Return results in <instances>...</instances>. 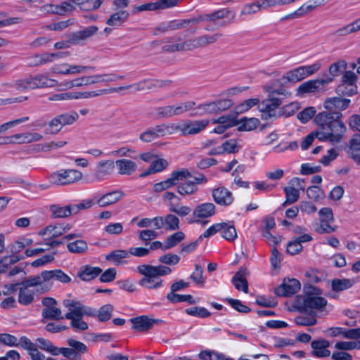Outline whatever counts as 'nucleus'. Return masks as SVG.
I'll return each instance as SVG.
<instances>
[{
    "label": "nucleus",
    "mask_w": 360,
    "mask_h": 360,
    "mask_svg": "<svg viewBox=\"0 0 360 360\" xmlns=\"http://www.w3.org/2000/svg\"><path fill=\"white\" fill-rule=\"evenodd\" d=\"M342 116L340 112H322L316 115L314 119L317 125L316 138L333 144L340 143L347 131Z\"/></svg>",
    "instance_id": "obj_1"
},
{
    "label": "nucleus",
    "mask_w": 360,
    "mask_h": 360,
    "mask_svg": "<svg viewBox=\"0 0 360 360\" xmlns=\"http://www.w3.org/2000/svg\"><path fill=\"white\" fill-rule=\"evenodd\" d=\"M263 89L267 93L268 97L258 105L259 110L262 112V118L264 120L276 118L280 115L278 108L282 104V98L276 96L287 98L291 95V93L283 87H278L274 84V82L264 86Z\"/></svg>",
    "instance_id": "obj_2"
},
{
    "label": "nucleus",
    "mask_w": 360,
    "mask_h": 360,
    "mask_svg": "<svg viewBox=\"0 0 360 360\" xmlns=\"http://www.w3.org/2000/svg\"><path fill=\"white\" fill-rule=\"evenodd\" d=\"M63 304L68 310L65 319L70 320V326L74 330L81 332L87 330L88 324L83 320V317L94 316L96 311L75 300L65 299L63 301Z\"/></svg>",
    "instance_id": "obj_3"
},
{
    "label": "nucleus",
    "mask_w": 360,
    "mask_h": 360,
    "mask_svg": "<svg viewBox=\"0 0 360 360\" xmlns=\"http://www.w3.org/2000/svg\"><path fill=\"white\" fill-rule=\"evenodd\" d=\"M137 271L143 276L139 281V285L148 290H157L162 288L163 280L160 277L172 272V269L167 266L149 264L138 266Z\"/></svg>",
    "instance_id": "obj_4"
},
{
    "label": "nucleus",
    "mask_w": 360,
    "mask_h": 360,
    "mask_svg": "<svg viewBox=\"0 0 360 360\" xmlns=\"http://www.w3.org/2000/svg\"><path fill=\"white\" fill-rule=\"evenodd\" d=\"M30 288H35L36 291L39 293H44L46 291H42L41 282L39 280L37 275L30 276L20 283L13 284L11 290H19L18 292V302L23 305H28L34 300V292Z\"/></svg>",
    "instance_id": "obj_5"
},
{
    "label": "nucleus",
    "mask_w": 360,
    "mask_h": 360,
    "mask_svg": "<svg viewBox=\"0 0 360 360\" xmlns=\"http://www.w3.org/2000/svg\"><path fill=\"white\" fill-rule=\"evenodd\" d=\"M82 173L77 169H60L52 172L49 177V182L57 186H66L72 184L82 179Z\"/></svg>",
    "instance_id": "obj_6"
},
{
    "label": "nucleus",
    "mask_w": 360,
    "mask_h": 360,
    "mask_svg": "<svg viewBox=\"0 0 360 360\" xmlns=\"http://www.w3.org/2000/svg\"><path fill=\"white\" fill-rule=\"evenodd\" d=\"M108 94H110L109 89H102L89 91H70L53 94L49 98V100L51 101H60L68 100L87 99Z\"/></svg>",
    "instance_id": "obj_7"
},
{
    "label": "nucleus",
    "mask_w": 360,
    "mask_h": 360,
    "mask_svg": "<svg viewBox=\"0 0 360 360\" xmlns=\"http://www.w3.org/2000/svg\"><path fill=\"white\" fill-rule=\"evenodd\" d=\"M195 105L194 101H188L172 105L160 106L156 108V115L161 119L179 116L191 110Z\"/></svg>",
    "instance_id": "obj_8"
},
{
    "label": "nucleus",
    "mask_w": 360,
    "mask_h": 360,
    "mask_svg": "<svg viewBox=\"0 0 360 360\" xmlns=\"http://www.w3.org/2000/svg\"><path fill=\"white\" fill-rule=\"evenodd\" d=\"M37 276L41 282L42 291H46V292L51 290L53 285L52 281L54 280L63 283H68L71 281L70 277L60 269L44 271Z\"/></svg>",
    "instance_id": "obj_9"
},
{
    "label": "nucleus",
    "mask_w": 360,
    "mask_h": 360,
    "mask_svg": "<svg viewBox=\"0 0 360 360\" xmlns=\"http://www.w3.org/2000/svg\"><path fill=\"white\" fill-rule=\"evenodd\" d=\"M208 124L207 120H184L176 123V132L180 131L183 136L195 135L203 131Z\"/></svg>",
    "instance_id": "obj_10"
},
{
    "label": "nucleus",
    "mask_w": 360,
    "mask_h": 360,
    "mask_svg": "<svg viewBox=\"0 0 360 360\" xmlns=\"http://www.w3.org/2000/svg\"><path fill=\"white\" fill-rule=\"evenodd\" d=\"M231 15V18H234L235 17V13L231 11L229 8H222L218 11H216L212 13L209 14H205L202 15H200L199 17L196 18H193L191 20H188L187 21H184L182 23H176L174 22H171V25H169L170 27L172 29L175 28H179L183 26L184 23H198L201 21H210V22H214L217 20L219 19H223L228 18L229 15Z\"/></svg>",
    "instance_id": "obj_11"
},
{
    "label": "nucleus",
    "mask_w": 360,
    "mask_h": 360,
    "mask_svg": "<svg viewBox=\"0 0 360 360\" xmlns=\"http://www.w3.org/2000/svg\"><path fill=\"white\" fill-rule=\"evenodd\" d=\"M296 302L298 309L304 312H308L313 309L322 311L327 305V300L325 298L316 296L298 297Z\"/></svg>",
    "instance_id": "obj_12"
},
{
    "label": "nucleus",
    "mask_w": 360,
    "mask_h": 360,
    "mask_svg": "<svg viewBox=\"0 0 360 360\" xmlns=\"http://www.w3.org/2000/svg\"><path fill=\"white\" fill-rule=\"evenodd\" d=\"M208 181L207 178L203 174H198L194 177L193 181H187L177 186V192L183 196L191 195L198 191V184H205Z\"/></svg>",
    "instance_id": "obj_13"
},
{
    "label": "nucleus",
    "mask_w": 360,
    "mask_h": 360,
    "mask_svg": "<svg viewBox=\"0 0 360 360\" xmlns=\"http://www.w3.org/2000/svg\"><path fill=\"white\" fill-rule=\"evenodd\" d=\"M179 37H174L168 39L167 44L162 46L163 51L175 52L191 51L197 49L195 46V39H191L185 41H181Z\"/></svg>",
    "instance_id": "obj_14"
},
{
    "label": "nucleus",
    "mask_w": 360,
    "mask_h": 360,
    "mask_svg": "<svg viewBox=\"0 0 360 360\" xmlns=\"http://www.w3.org/2000/svg\"><path fill=\"white\" fill-rule=\"evenodd\" d=\"M333 82L332 77L312 79L301 84L297 89V95L302 96L305 94L314 93L319 91L322 87Z\"/></svg>",
    "instance_id": "obj_15"
},
{
    "label": "nucleus",
    "mask_w": 360,
    "mask_h": 360,
    "mask_svg": "<svg viewBox=\"0 0 360 360\" xmlns=\"http://www.w3.org/2000/svg\"><path fill=\"white\" fill-rule=\"evenodd\" d=\"M216 213V206L212 202H204L197 205L193 212V217L198 219H187L188 224L199 223L200 219L209 218Z\"/></svg>",
    "instance_id": "obj_16"
},
{
    "label": "nucleus",
    "mask_w": 360,
    "mask_h": 360,
    "mask_svg": "<svg viewBox=\"0 0 360 360\" xmlns=\"http://www.w3.org/2000/svg\"><path fill=\"white\" fill-rule=\"evenodd\" d=\"M320 224L316 227V231L319 233H329L335 231L330 224L333 223V214L332 210L329 207L321 208L319 212Z\"/></svg>",
    "instance_id": "obj_17"
},
{
    "label": "nucleus",
    "mask_w": 360,
    "mask_h": 360,
    "mask_svg": "<svg viewBox=\"0 0 360 360\" xmlns=\"http://www.w3.org/2000/svg\"><path fill=\"white\" fill-rule=\"evenodd\" d=\"M301 288L300 283L295 278H285L281 285L275 289V293L280 297H290L297 293Z\"/></svg>",
    "instance_id": "obj_18"
},
{
    "label": "nucleus",
    "mask_w": 360,
    "mask_h": 360,
    "mask_svg": "<svg viewBox=\"0 0 360 360\" xmlns=\"http://www.w3.org/2000/svg\"><path fill=\"white\" fill-rule=\"evenodd\" d=\"M212 196L214 201L220 206L228 207L234 200L231 191L224 186H219L212 191Z\"/></svg>",
    "instance_id": "obj_19"
},
{
    "label": "nucleus",
    "mask_w": 360,
    "mask_h": 360,
    "mask_svg": "<svg viewBox=\"0 0 360 360\" xmlns=\"http://www.w3.org/2000/svg\"><path fill=\"white\" fill-rule=\"evenodd\" d=\"M305 77L301 66L285 72L281 77L274 80V84L278 87H283L288 83H296L302 81Z\"/></svg>",
    "instance_id": "obj_20"
},
{
    "label": "nucleus",
    "mask_w": 360,
    "mask_h": 360,
    "mask_svg": "<svg viewBox=\"0 0 360 360\" xmlns=\"http://www.w3.org/2000/svg\"><path fill=\"white\" fill-rule=\"evenodd\" d=\"M129 89H133L134 91L158 89L156 79H148L127 86L112 87L109 89V93H117L121 90H127Z\"/></svg>",
    "instance_id": "obj_21"
},
{
    "label": "nucleus",
    "mask_w": 360,
    "mask_h": 360,
    "mask_svg": "<svg viewBox=\"0 0 360 360\" xmlns=\"http://www.w3.org/2000/svg\"><path fill=\"white\" fill-rule=\"evenodd\" d=\"M330 345V342L325 339L314 340L311 342V354L318 358L328 357L330 355V352L328 350Z\"/></svg>",
    "instance_id": "obj_22"
},
{
    "label": "nucleus",
    "mask_w": 360,
    "mask_h": 360,
    "mask_svg": "<svg viewBox=\"0 0 360 360\" xmlns=\"http://www.w3.org/2000/svg\"><path fill=\"white\" fill-rule=\"evenodd\" d=\"M130 322L132 324V328L135 331L144 333L150 330L157 321L150 319L147 316H140L131 318Z\"/></svg>",
    "instance_id": "obj_23"
},
{
    "label": "nucleus",
    "mask_w": 360,
    "mask_h": 360,
    "mask_svg": "<svg viewBox=\"0 0 360 360\" xmlns=\"http://www.w3.org/2000/svg\"><path fill=\"white\" fill-rule=\"evenodd\" d=\"M346 152L350 158L360 165V134L352 136L348 143Z\"/></svg>",
    "instance_id": "obj_24"
},
{
    "label": "nucleus",
    "mask_w": 360,
    "mask_h": 360,
    "mask_svg": "<svg viewBox=\"0 0 360 360\" xmlns=\"http://www.w3.org/2000/svg\"><path fill=\"white\" fill-rule=\"evenodd\" d=\"M115 169V162L111 160H101L96 167L94 176L98 181H101L110 175Z\"/></svg>",
    "instance_id": "obj_25"
},
{
    "label": "nucleus",
    "mask_w": 360,
    "mask_h": 360,
    "mask_svg": "<svg viewBox=\"0 0 360 360\" xmlns=\"http://www.w3.org/2000/svg\"><path fill=\"white\" fill-rule=\"evenodd\" d=\"M350 102V99L342 98L340 97H331L325 100L323 106L329 111H341L347 109Z\"/></svg>",
    "instance_id": "obj_26"
},
{
    "label": "nucleus",
    "mask_w": 360,
    "mask_h": 360,
    "mask_svg": "<svg viewBox=\"0 0 360 360\" xmlns=\"http://www.w3.org/2000/svg\"><path fill=\"white\" fill-rule=\"evenodd\" d=\"M247 269L241 267L232 278V283L238 290L245 293L248 292V283L247 281Z\"/></svg>",
    "instance_id": "obj_27"
},
{
    "label": "nucleus",
    "mask_w": 360,
    "mask_h": 360,
    "mask_svg": "<svg viewBox=\"0 0 360 360\" xmlns=\"http://www.w3.org/2000/svg\"><path fill=\"white\" fill-rule=\"evenodd\" d=\"M124 196V193L121 191H114L107 193L100 197L96 203L100 207H105L120 201Z\"/></svg>",
    "instance_id": "obj_28"
},
{
    "label": "nucleus",
    "mask_w": 360,
    "mask_h": 360,
    "mask_svg": "<svg viewBox=\"0 0 360 360\" xmlns=\"http://www.w3.org/2000/svg\"><path fill=\"white\" fill-rule=\"evenodd\" d=\"M30 89L53 87L58 82L55 79L48 78L46 76L40 75L35 77H30Z\"/></svg>",
    "instance_id": "obj_29"
},
{
    "label": "nucleus",
    "mask_w": 360,
    "mask_h": 360,
    "mask_svg": "<svg viewBox=\"0 0 360 360\" xmlns=\"http://www.w3.org/2000/svg\"><path fill=\"white\" fill-rule=\"evenodd\" d=\"M71 226L69 224H58L49 225L41 231V235H49L51 238H57L67 233L70 230Z\"/></svg>",
    "instance_id": "obj_30"
},
{
    "label": "nucleus",
    "mask_w": 360,
    "mask_h": 360,
    "mask_svg": "<svg viewBox=\"0 0 360 360\" xmlns=\"http://www.w3.org/2000/svg\"><path fill=\"white\" fill-rule=\"evenodd\" d=\"M14 136V144H25L37 142L42 139L43 136L37 132H25L15 134Z\"/></svg>",
    "instance_id": "obj_31"
},
{
    "label": "nucleus",
    "mask_w": 360,
    "mask_h": 360,
    "mask_svg": "<svg viewBox=\"0 0 360 360\" xmlns=\"http://www.w3.org/2000/svg\"><path fill=\"white\" fill-rule=\"evenodd\" d=\"M118 173L122 175H131L137 169L136 162L128 159H120L115 162Z\"/></svg>",
    "instance_id": "obj_32"
},
{
    "label": "nucleus",
    "mask_w": 360,
    "mask_h": 360,
    "mask_svg": "<svg viewBox=\"0 0 360 360\" xmlns=\"http://www.w3.org/2000/svg\"><path fill=\"white\" fill-rule=\"evenodd\" d=\"M102 272V269L99 267L84 266L80 268L78 271V276L84 281H89L95 278Z\"/></svg>",
    "instance_id": "obj_33"
},
{
    "label": "nucleus",
    "mask_w": 360,
    "mask_h": 360,
    "mask_svg": "<svg viewBox=\"0 0 360 360\" xmlns=\"http://www.w3.org/2000/svg\"><path fill=\"white\" fill-rule=\"evenodd\" d=\"M129 15V14L127 11L120 10L112 14L106 20V24L113 27L120 26L127 20Z\"/></svg>",
    "instance_id": "obj_34"
},
{
    "label": "nucleus",
    "mask_w": 360,
    "mask_h": 360,
    "mask_svg": "<svg viewBox=\"0 0 360 360\" xmlns=\"http://www.w3.org/2000/svg\"><path fill=\"white\" fill-rule=\"evenodd\" d=\"M129 257L128 250H115L110 252L109 254L105 255V259L112 262L115 265L121 264L123 262V259Z\"/></svg>",
    "instance_id": "obj_35"
},
{
    "label": "nucleus",
    "mask_w": 360,
    "mask_h": 360,
    "mask_svg": "<svg viewBox=\"0 0 360 360\" xmlns=\"http://www.w3.org/2000/svg\"><path fill=\"white\" fill-rule=\"evenodd\" d=\"M241 141L237 139H231L224 141L221 146L224 153L235 154L242 148Z\"/></svg>",
    "instance_id": "obj_36"
},
{
    "label": "nucleus",
    "mask_w": 360,
    "mask_h": 360,
    "mask_svg": "<svg viewBox=\"0 0 360 360\" xmlns=\"http://www.w3.org/2000/svg\"><path fill=\"white\" fill-rule=\"evenodd\" d=\"M260 122L257 118L251 117L247 118L243 117L241 118L238 122V128L239 131H252L255 129L259 124Z\"/></svg>",
    "instance_id": "obj_37"
},
{
    "label": "nucleus",
    "mask_w": 360,
    "mask_h": 360,
    "mask_svg": "<svg viewBox=\"0 0 360 360\" xmlns=\"http://www.w3.org/2000/svg\"><path fill=\"white\" fill-rule=\"evenodd\" d=\"M72 205H69L64 207H61L57 205H51L50 210L54 217H67L73 214V210H72Z\"/></svg>",
    "instance_id": "obj_38"
},
{
    "label": "nucleus",
    "mask_w": 360,
    "mask_h": 360,
    "mask_svg": "<svg viewBox=\"0 0 360 360\" xmlns=\"http://www.w3.org/2000/svg\"><path fill=\"white\" fill-rule=\"evenodd\" d=\"M221 236L228 241H233L237 238L236 229L233 223L221 222Z\"/></svg>",
    "instance_id": "obj_39"
},
{
    "label": "nucleus",
    "mask_w": 360,
    "mask_h": 360,
    "mask_svg": "<svg viewBox=\"0 0 360 360\" xmlns=\"http://www.w3.org/2000/svg\"><path fill=\"white\" fill-rule=\"evenodd\" d=\"M221 37L219 34L212 35L205 34L199 37L194 38L196 48H202L211 44L216 42Z\"/></svg>",
    "instance_id": "obj_40"
},
{
    "label": "nucleus",
    "mask_w": 360,
    "mask_h": 360,
    "mask_svg": "<svg viewBox=\"0 0 360 360\" xmlns=\"http://www.w3.org/2000/svg\"><path fill=\"white\" fill-rule=\"evenodd\" d=\"M176 123L162 124L153 127L156 136L158 137L165 136L176 133Z\"/></svg>",
    "instance_id": "obj_41"
},
{
    "label": "nucleus",
    "mask_w": 360,
    "mask_h": 360,
    "mask_svg": "<svg viewBox=\"0 0 360 360\" xmlns=\"http://www.w3.org/2000/svg\"><path fill=\"white\" fill-rule=\"evenodd\" d=\"M24 258V256H19L18 255H11L4 257L0 260V273L1 274L5 272L8 268V266L15 264L16 262L23 259Z\"/></svg>",
    "instance_id": "obj_42"
},
{
    "label": "nucleus",
    "mask_w": 360,
    "mask_h": 360,
    "mask_svg": "<svg viewBox=\"0 0 360 360\" xmlns=\"http://www.w3.org/2000/svg\"><path fill=\"white\" fill-rule=\"evenodd\" d=\"M67 248L69 252L75 254H82L85 252L88 248V245L84 240L79 239L75 241L69 243L67 245Z\"/></svg>",
    "instance_id": "obj_43"
},
{
    "label": "nucleus",
    "mask_w": 360,
    "mask_h": 360,
    "mask_svg": "<svg viewBox=\"0 0 360 360\" xmlns=\"http://www.w3.org/2000/svg\"><path fill=\"white\" fill-rule=\"evenodd\" d=\"M41 314L44 319L51 320H60L65 318V316L62 315L61 310L56 306L51 308H44Z\"/></svg>",
    "instance_id": "obj_44"
},
{
    "label": "nucleus",
    "mask_w": 360,
    "mask_h": 360,
    "mask_svg": "<svg viewBox=\"0 0 360 360\" xmlns=\"http://www.w3.org/2000/svg\"><path fill=\"white\" fill-rule=\"evenodd\" d=\"M360 30V19L350 23L345 27L339 28L335 32L337 36L342 37Z\"/></svg>",
    "instance_id": "obj_45"
},
{
    "label": "nucleus",
    "mask_w": 360,
    "mask_h": 360,
    "mask_svg": "<svg viewBox=\"0 0 360 360\" xmlns=\"http://www.w3.org/2000/svg\"><path fill=\"white\" fill-rule=\"evenodd\" d=\"M284 193L285 195V200L282 204L283 207L287 205L292 204L297 202L300 197L299 190L293 187H285L284 188Z\"/></svg>",
    "instance_id": "obj_46"
},
{
    "label": "nucleus",
    "mask_w": 360,
    "mask_h": 360,
    "mask_svg": "<svg viewBox=\"0 0 360 360\" xmlns=\"http://www.w3.org/2000/svg\"><path fill=\"white\" fill-rule=\"evenodd\" d=\"M259 6L262 10L268 9L269 8L289 5L295 1V0H258Z\"/></svg>",
    "instance_id": "obj_47"
},
{
    "label": "nucleus",
    "mask_w": 360,
    "mask_h": 360,
    "mask_svg": "<svg viewBox=\"0 0 360 360\" xmlns=\"http://www.w3.org/2000/svg\"><path fill=\"white\" fill-rule=\"evenodd\" d=\"M335 349H340L345 352L360 349V340L357 341H340L334 345Z\"/></svg>",
    "instance_id": "obj_48"
},
{
    "label": "nucleus",
    "mask_w": 360,
    "mask_h": 360,
    "mask_svg": "<svg viewBox=\"0 0 360 360\" xmlns=\"http://www.w3.org/2000/svg\"><path fill=\"white\" fill-rule=\"evenodd\" d=\"M184 238L185 235L182 231L176 232L168 236L165 240L164 250L174 247L177 243L183 240Z\"/></svg>",
    "instance_id": "obj_49"
},
{
    "label": "nucleus",
    "mask_w": 360,
    "mask_h": 360,
    "mask_svg": "<svg viewBox=\"0 0 360 360\" xmlns=\"http://www.w3.org/2000/svg\"><path fill=\"white\" fill-rule=\"evenodd\" d=\"M336 92L340 96H351L357 93L356 84H340L337 86Z\"/></svg>",
    "instance_id": "obj_50"
},
{
    "label": "nucleus",
    "mask_w": 360,
    "mask_h": 360,
    "mask_svg": "<svg viewBox=\"0 0 360 360\" xmlns=\"http://www.w3.org/2000/svg\"><path fill=\"white\" fill-rule=\"evenodd\" d=\"M57 117L63 127L72 124L79 118V115L75 111L63 113L57 115Z\"/></svg>",
    "instance_id": "obj_51"
},
{
    "label": "nucleus",
    "mask_w": 360,
    "mask_h": 360,
    "mask_svg": "<svg viewBox=\"0 0 360 360\" xmlns=\"http://www.w3.org/2000/svg\"><path fill=\"white\" fill-rule=\"evenodd\" d=\"M40 349L44 350L53 356H57L58 347L54 346L53 343L44 338H39L36 340Z\"/></svg>",
    "instance_id": "obj_52"
},
{
    "label": "nucleus",
    "mask_w": 360,
    "mask_h": 360,
    "mask_svg": "<svg viewBox=\"0 0 360 360\" xmlns=\"http://www.w3.org/2000/svg\"><path fill=\"white\" fill-rule=\"evenodd\" d=\"M167 299L172 303H178L186 302L190 304H194L195 301L191 295H179L173 292H169L167 296Z\"/></svg>",
    "instance_id": "obj_53"
},
{
    "label": "nucleus",
    "mask_w": 360,
    "mask_h": 360,
    "mask_svg": "<svg viewBox=\"0 0 360 360\" xmlns=\"http://www.w3.org/2000/svg\"><path fill=\"white\" fill-rule=\"evenodd\" d=\"M98 30V28L96 26H89L75 32L74 37L77 39L84 40L94 35Z\"/></svg>",
    "instance_id": "obj_54"
},
{
    "label": "nucleus",
    "mask_w": 360,
    "mask_h": 360,
    "mask_svg": "<svg viewBox=\"0 0 360 360\" xmlns=\"http://www.w3.org/2000/svg\"><path fill=\"white\" fill-rule=\"evenodd\" d=\"M190 177H192L191 173L188 171V169L185 168L173 171L170 174V178L172 179L174 185H176L179 181H182Z\"/></svg>",
    "instance_id": "obj_55"
},
{
    "label": "nucleus",
    "mask_w": 360,
    "mask_h": 360,
    "mask_svg": "<svg viewBox=\"0 0 360 360\" xmlns=\"http://www.w3.org/2000/svg\"><path fill=\"white\" fill-rule=\"evenodd\" d=\"M186 313L190 316L198 318H207L210 316L211 313L205 307H193L185 310Z\"/></svg>",
    "instance_id": "obj_56"
},
{
    "label": "nucleus",
    "mask_w": 360,
    "mask_h": 360,
    "mask_svg": "<svg viewBox=\"0 0 360 360\" xmlns=\"http://www.w3.org/2000/svg\"><path fill=\"white\" fill-rule=\"evenodd\" d=\"M68 345L74 349V352L78 354L79 357H81L82 354L87 352V347L82 342L77 341L72 338H69L67 340Z\"/></svg>",
    "instance_id": "obj_57"
},
{
    "label": "nucleus",
    "mask_w": 360,
    "mask_h": 360,
    "mask_svg": "<svg viewBox=\"0 0 360 360\" xmlns=\"http://www.w3.org/2000/svg\"><path fill=\"white\" fill-rule=\"evenodd\" d=\"M225 301L227 302L235 310L240 313L248 314L251 311L249 307L244 304L239 300L233 298H226Z\"/></svg>",
    "instance_id": "obj_58"
},
{
    "label": "nucleus",
    "mask_w": 360,
    "mask_h": 360,
    "mask_svg": "<svg viewBox=\"0 0 360 360\" xmlns=\"http://www.w3.org/2000/svg\"><path fill=\"white\" fill-rule=\"evenodd\" d=\"M353 283L349 279H335L332 281V289L334 291H342L351 288Z\"/></svg>",
    "instance_id": "obj_59"
},
{
    "label": "nucleus",
    "mask_w": 360,
    "mask_h": 360,
    "mask_svg": "<svg viewBox=\"0 0 360 360\" xmlns=\"http://www.w3.org/2000/svg\"><path fill=\"white\" fill-rule=\"evenodd\" d=\"M295 322L298 326H310L316 323L317 321L315 314H310L309 316H299L295 319Z\"/></svg>",
    "instance_id": "obj_60"
},
{
    "label": "nucleus",
    "mask_w": 360,
    "mask_h": 360,
    "mask_svg": "<svg viewBox=\"0 0 360 360\" xmlns=\"http://www.w3.org/2000/svg\"><path fill=\"white\" fill-rule=\"evenodd\" d=\"M113 306L110 304L103 305L98 311V318L101 321H106L112 317Z\"/></svg>",
    "instance_id": "obj_61"
},
{
    "label": "nucleus",
    "mask_w": 360,
    "mask_h": 360,
    "mask_svg": "<svg viewBox=\"0 0 360 360\" xmlns=\"http://www.w3.org/2000/svg\"><path fill=\"white\" fill-rule=\"evenodd\" d=\"M346 67L347 63L343 60H338L331 64L328 70L330 76L328 77H332L333 79L335 77L338 76L342 70H345Z\"/></svg>",
    "instance_id": "obj_62"
},
{
    "label": "nucleus",
    "mask_w": 360,
    "mask_h": 360,
    "mask_svg": "<svg viewBox=\"0 0 360 360\" xmlns=\"http://www.w3.org/2000/svg\"><path fill=\"white\" fill-rule=\"evenodd\" d=\"M62 128L63 126L56 116L49 122L46 133L48 134H56L60 131Z\"/></svg>",
    "instance_id": "obj_63"
},
{
    "label": "nucleus",
    "mask_w": 360,
    "mask_h": 360,
    "mask_svg": "<svg viewBox=\"0 0 360 360\" xmlns=\"http://www.w3.org/2000/svg\"><path fill=\"white\" fill-rule=\"evenodd\" d=\"M160 10V7L158 1L156 2H149L146 4H143L134 7L132 9L133 13H139L141 12L148 11H157Z\"/></svg>",
    "instance_id": "obj_64"
}]
</instances>
